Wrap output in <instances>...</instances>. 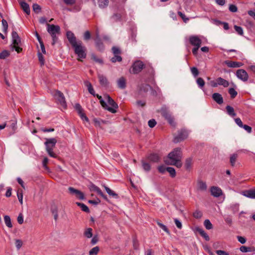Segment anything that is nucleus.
I'll return each mask as SVG.
<instances>
[{
	"label": "nucleus",
	"instance_id": "nucleus-25",
	"mask_svg": "<svg viewBox=\"0 0 255 255\" xmlns=\"http://www.w3.org/2000/svg\"><path fill=\"white\" fill-rule=\"evenodd\" d=\"M193 164V159L191 157L187 158L185 162V168L187 170H190Z\"/></svg>",
	"mask_w": 255,
	"mask_h": 255
},
{
	"label": "nucleus",
	"instance_id": "nucleus-10",
	"mask_svg": "<svg viewBox=\"0 0 255 255\" xmlns=\"http://www.w3.org/2000/svg\"><path fill=\"white\" fill-rule=\"evenodd\" d=\"M68 191L70 194L75 195L77 198L80 200H83L85 198L84 193L79 190L70 187L68 188Z\"/></svg>",
	"mask_w": 255,
	"mask_h": 255
},
{
	"label": "nucleus",
	"instance_id": "nucleus-62",
	"mask_svg": "<svg viewBox=\"0 0 255 255\" xmlns=\"http://www.w3.org/2000/svg\"><path fill=\"white\" fill-rule=\"evenodd\" d=\"M38 57L39 61L41 63V65H44V57H43L42 54L41 53H40V52H38Z\"/></svg>",
	"mask_w": 255,
	"mask_h": 255
},
{
	"label": "nucleus",
	"instance_id": "nucleus-24",
	"mask_svg": "<svg viewBox=\"0 0 255 255\" xmlns=\"http://www.w3.org/2000/svg\"><path fill=\"white\" fill-rule=\"evenodd\" d=\"M147 160L145 159H142L141 161L142 167L144 171L148 172L151 169V166L149 163L147 162Z\"/></svg>",
	"mask_w": 255,
	"mask_h": 255
},
{
	"label": "nucleus",
	"instance_id": "nucleus-15",
	"mask_svg": "<svg viewBox=\"0 0 255 255\" xmlns=\"http://www.w3.org/2000/svg\"><path fill=\"white\" fill-rule=\"evenodd\" d=\"M210 191L211 194L215 197H218L222 194V190L218 187H211Z\"/></svg>",
	"mask_w": 255,
	"mask_h": 255
},
{
	"label": "nucleus",
	"instance_id": "nucleus-40",
	"mask_svg": "<svg viewBox=\"0 0 255 255\" xmlns=\"http://www.w3.org/2000/svg\"><path fill=\"white\" fill-rule=\"evenodd\" d=\"M156 223L160 228L164 230L167 234L170 235L169 230L165 225L160 223L158 220L156 221Z\"/></svg>",
	"mask_w": 255,
	"mask_h": 255
},
{
	"label": "nucleus",
	"instance_id": "nucleus-37",
	"mask_svg": "<svg viewBox=\"0 0 255 255\" xmlns=\"http://www.w3.org/2000/svg\"><path fill=\"white\" fill-rule=\"evenodd\" d=\"M166 171L169 172L170 174V176L172 178H174L176 176V171L174 168L171 167H166Z\"/></svg>",
	"mask_w": 255,
	"mask_h": 255
},
{
	"label": "nucleus",
	"instance_id": "nucleus-45",
	"mask_svg": "<svg viewBox=\"0 0 255 255\" xmlns=\"http://www.w3.org/2000/svg\"><path fill=\"white\" fill-rule=\"evenodd\" d=\"M204 225L205 227V228L207 230H210L213 228V225L209 220L206 219L205 220L204 222Z\"/></svg>",
	"mask_w": 255,
	"mask_h": 255
},
{
	"label": "nucleus",
	"instance_id": "nucleus-4",
	"mask_svg": "<svg viewBox=\"0 0 255 255\" xmlns=\"http://www.w3.org/2000/svg\"><path fill=\"white\" fill-rule=\"evenodd\" d=\"M57 140L55 138H46L44 144L46 146V150L48 155L52 157L56 158V154L53 151V149L55 147Z\"/></svg>",
	"mask_w": 255,
	"mask_h": 255
},
{
	"label": "nucleus",
	"instance_id": "nucleus-59",
	"mask_svg": "<svg viewBox=\"0 0 255 255\" xmlns=\"http://www.w3.org/2000/svg\"><path fill=\"white\" fill-rule=\"evenodd\" d=\"M48 162V159L47 157H44L42 162V164L45 170H48L49 167L47 166V164Z\"/></svg>",
	"mask_w": 255,
	"mask_h": 255
},
{
	"label": "nucleus",
	"instance_id": "nucleus-21",
	"mask_svg": "<svg viewBox=\"0 0 255 255\" xmlns=\"http://www.w3.org/2000/svg\"><path fill=\"white\" fill-rule=\"evenodd\" d=\"M216 81H218V85L223 86L225 88H227L229 86V82L221 77L217 78Z\"/></svg>",
	"mask_w": 255,
	"mask_h": 255
},
{
	"label": "nucleus",
	"instance_id": "nucleus-53",
	"mask_svg": "<svg viewBox=\"0 0 255 255\" xmlns=\"http://www.w3.org/2000/svg\"><path fill=\"white\" fill-rule=\"evenodd\" d=\"M193 217L196 219L201 218L203 215L202 213L199 210H196L193 213Z\"/></svg>",
	"mask_w": 255,
	"mask_h": 255
},
{
	"label": "nucleus",
	"instance_id": "nucleus-31",
	"mask_svg": "<svg viewBox=\"0 0 255 255\" xmlns=\"http://www.w3.org/2000/svg\"><path fill=\"white\" fill-rule=\"evenodd\" d=\"M92 231L93 229L92 228H87L85 230L84 232V235L87 238H91L93 236Z\"/></svg>",
	"mask_w": 255,
	"mask_h": 255
},
{
	"label": "nucleus",
	"instance_id": "nucleus-32",
	"mask_svg": "<svg viewBox=\"0 0 255 255\" xmlns=\"http://www.w3.org/2000/svg\"><path fill=\"white\" fill-rule=\"evenodd\" d=\"M76 204L78 206L80 207L81 208V210L83 211H84L86 213L90 212V210L89 208L84 204L80 202H76Z\"/></svg>",
	"mask_w": 255,
	"mask_h": 255
},
{
	"label": "nucleus",
	"instance_id": "nucleus-41",
	"mask_svg": "<svg viewBox=\"0 0 255 255\" xmlns=\"http://www.w3.org/2000/svg\"><path fill=\"white\" fill-rule=\"evenodd\" d=\"M228 92L230 95L232 99H234L237 95L238 93L233 88H231L229 89Z\"/></svg>",
	"mask_w": 255,
	"mask_h": 255
},
{
	"label": "nucleus",
	"instance_id": "nucleus-7",
	"mask_svg": "<svg viewBox=\"0 0 255 255\" xmlns=\"http://www.w3.org/2000/svg\"><path fill=\"white\" fill-rule=\"evenodd\" d=\"M188 136V132L185 129H181L178 131V134L174 138V142L175 143L181 142L185 139Z\"/></svg>",
	"mask_w": 255,
	"mask_h": 255
},
{
	"label": "nucleus",
	"instance_id": "nucleus-42",
	"mask_svg": "<svg viewBox=\"0 0 255 255\" xmlns=\"http://www.w3.org/2000/svg\"><path fill=\"white\" fill-rule=\"evenodd\" d=\"M10 55L9 52L6 50H3L0 53V59H4Z\"/></svg>",
	"mask_w": 255,
	"mask_h": 255
},
{
	"label": "nucleus",
	"instance_id": "nucleus-16",
	"mask_svg": "<svg viewBox=\"0 0 255 255\" xmlns=\"http://www.w3.org/2000/svg\"><path fill=\"white\" fill-rule=\"evenodd\" d=\"M213 100L219 105H221L223 103L224 100L222 96L218 93H215L212 95Z\"/></svg>",
	"mask_w": 255,
	"mask_h": 255
},
{
	"label": "nucleus",
	"instance_id": "nucleus-1",
	"mask_svg": "<svg viewBox=\"0 0 255 255\" xmlns=\"http://www.w3.org/2000/svg\"><path fill=\"white\" fill-rule=\"evenodd\" d=\"M67 38L74 49V52L78 57V60L82 61L81 59H85L86 57V48L83 45V42L80 40H77L74 34L71 31L66 33Z\"/></svg>",
	"mask_w": 255,
	"mask_h": 255
},
{
	"label": "nucleus",
	"instance_id": "nucleus-19",
	"mask_svg": "<svg viewBox=\"0 0 255 255\" xmlns=\"http://www.w3.org/2000/svg\"><path fill=\"white\" fill-rule=\"evenodd\" d=\"M225 63L228 66V67L232 68L240 67L243 65V64L241 62L231 61H226Z\"/></svg>",
	"mask_w": 255,
	"mask_h": 255
},
{
	"label": "nucleus",
	"instance_id": "nucleus-29",
	"mask_svg": "<svg viewBox=\"0 0 255 255\" xmlns=\"http://www.w3.org/2000/svg\"><path fill=\"white\" fill-rule=\"evenodd\" d=\"M226 109L227 114L229 116H230L232 117H234L236 116V113L235 112V110L232 107H231L229 105H228L226 106Z\"/></svg>",
	"mask_w": 255,
	"mask_h": 255
},
{
	"label": "nucleus",
	"instance_id": "nucleus-47",
	"mask_svg": "<svg viewBox=\"0 0 255 255\" xmlns=\"http://www.w3.org/2000/svg\"><path fill=\"white\" fill-rule=\"evenodd\" d=\"M115 56L111 59V61L113 63H115L117 61L121 62L122 60V58L120 55H114Z\"/></svg>",
	"mask_w": 255,
	"mask_h": 255
},
{
	"label": "nucleus",
	"instance_id": "nucleus-38",
	"mask_svg": "<svg viewBox=\"0 0 255 255\" xmlns=\"http://www.w3.org/2000/svg\"><path fill=\"white\" fill-rule=\"evenodd\" d=\"M4 220L5 224L7 227H8V228H12V225L11 223V220H10L9 216H7V215L4 216Z\"/></svg>",
	"mask_w": 255,
	"mask_h": 255
},
{
	"label": "nucleus",
	"instance_id": "nucleus-27",
	"mask_svg": "<svg viewBox=\"0 0 255 255\" xmlns=\"http://www.w3.org/2000/svg\"><path fill=\"white\" fill-rule=\"evenodd\" d=\"M84 84L87 87L89 92L94 96H95V91L92 87L91 83L88 81H86L84 82Z\"/></svg>",
	"mask_w": 255,
	"mask_h": 255
},
{
	"label": "nucleus",
	"instance_id": "nucleus-51",
	"mask_svg": "<svg viewBox=\"0 0 255 255\" xmlns=\"http://www.w3.org/2000/svg\"><path fill=\"white\" fill-rule=\"evenodd\" d=\"M51 212L54 216V220L56 221L58 218V211L57 208L54 207L52 208Z\"/></svg>",
	"mask_w": 255,
	"mask_h": 255
},
{
	"label": "nucleus",
	"instance_id": "nucleus-8",
	"mask_svg": "<svg viewBox=\"0 0 255 255\" xmlns=\"http://www.w3.org/2000/svg\"><path fill=\"white\" fill-rule=\"evenodd\" d=\"M55 96L58 101L59 104L64 109H66L67 107L66 102L65 101V98L63 94L60 92V91L57 90L56 91Z\"/></svg>",
	"mask_w": 255,
	"mask_h": 255
},
{
	"label": "nucleus",
	"instance_id": "nucleus-11",
	"mask_svg": "<svg viewBox=\"0 0 255 255\" xmlns=\"http://www.w3.org/2000/svg\"><path fill=\"white\" fill-rule=\"evenodd\" d=\"M145 159L146 160L152 163H158L161 158L158 154L152 153L147 155Z\"/></svg>",
	"mask_w": 255,
	"mask_h": 255
},
{
	"label": "nucleus",
	"instance_id": "nucleus-44",
	"mask_svg": "<svg viewBox=\"0 0 255 255\" xmlns=\"http://www.w3.org/2000/svg\"><path fill=\"white\" fill-rule=\"evenodd\" d=\"M196 82H197V84H198V86L200 88H202L204 87L205 83L203 78H202L201 77L198 78L196 80Z\"/></svg>",
	"mask_w": 255,
	"mask_h": 255
},
{
	"label": "nucleus",
	"instance_id": "nucleus-64",
	"mask_svg": "<svg viewBox=\"0 0 255 255\" xmlns=\"http://www.w3.org/2000/svg\"><path fill=\"white\" fill-rule=\"evenodd\" d=\"M216 253L218 255H229L227 252L222 250H217Z\"/></svg>",
	"mask_w": 255,
	"mask_h": 255
},
{
	"label": "nucleus",
	"instance_id": "nucleus-55",
	"mask_svg": "<svg viewBox=\"0 0 255 255\" xmlns=\"http://www.w3.org/2000/svg\"><path fill=\"white\" fill-rule=\"evenodd\" d=\"M191 71L194 77H197L199 75V71L196 67H193L191 68Z\"/></svg>",
	"mask_w": 255,
	"mask_h": 255
},
{
	"label": "nucleus",
	"instance_id": "nucleus-56",
	"mask_svg": "<svg viewBox=\"0 0 255 255\" xmlns=\"http://www.w3.org/2000/svg\"><path fill=\"white\" fill-rule=\"evenodd\" d=\"M99 100H100V104H101L103 107H107V103L102 99V96L99 95L98 94L95 95Z\"/></svg>",
	"mask_w": 255,
	"mask_h": 255
},
{
	"label": "nucleus",
	"instance_id": "nucleus-35",
	"mask_svg": "<svg viewBox=\"0 0 255 255\" xmlns=\"http://www.w3.org/2000/svg\"><path fill=\"white\" fill-rule=\"evenodd\" d=\"M89 189L91 191H95L98 194L99 193H101V190L97 186L94 185L93 183H91L89 186Z\"/></svg>",
	"mask_w": 255,
	"mask_h": 255
},
{
	"label": "nucleus",
	"instance_id": "nucleus-50",
	"mask_svg": "<svg viewBox=\"0 0 255 255\" xmlns=\"http://www.w3.org/2000/svg\"><path fill=\"white\" fill-rule=\"evenodd\" d=\"M112 50L114 55H119L121 54V51L118 47L114 46L112 47Z\"/></svg>",
	"mask_w": 255,
	"mask_h": 255
},
{
	"label": "nucleus",
	"instance_id": "nucleus-17",
	"mask_svg": "<svg viewBox=\"0 0 255 255\" xmlns=\"http://www.w3.org/2000/svg\"><path fill=\"white\" fill-rule=\"evenodd\" d=\"M98 77L99 82L102 86L107 87L109 86V82L105 76L102 74H99Z\"/></svg>",
	"mask_w": 255,
	"mask_h": 255
},
{
	"label": "nucleus",
	"instance_id": "nucleus-6",
	"mask_svg": "<svg viewBox=\"0 0 255 255\" xmlns=\"http://www.w3.org/2000/svg\"><path fill=\"white\" fill-rule=\"evenodd\" d=\"M161 115L167 121L171 126L174 127L176 126L174 118L168 110L166 109H162L161 110Z\"/></svg>",
	"mask_w": 255,
	"mask_h": 255
},
{
	"label": "nucleus",
	"instance_id": "nucleus-13",
	"mask_svg": "<svg viewBox=\"0 0 255 255\" xmlns=\"http://www.w3.org/2000/svg\"><path fill=\"white\" fill-rule=\"evenodd\" d=\"M237 76L244 81H247L248 79V74L247 72L243 69L238 70L236 73Z\"/></svg>",
	"mask_w": 255,
	"mask_h": 255
},
{
	"label": "nucleus",
	"instance_id": "nucleus-61",
	"mask_svg": "<svg viewBox=\"0 0 255 255\" xmlns=\"http://www.w3.org/2000/svg\"><path fill=\"white\" fill-rule=\"evenodd\" d=\"M136 105L137 107H143L146 105V102L143 101L138 100L136 102Z\"/></svg>",
	"mask_w": 255,
	"mask_h": 255
},
{
	"label": "nucleus",
	"instance_id": "nucleus-20",
	"mask_svg": "<svg viewBox=\"0 0 255 255\" xmlns=\"http://www.w3.org/2000/svg\"><path fill=\"white\" fill-rule=\"evenodd\" d=\"M19 4L24 12H25L27 14H30V7L29 5L26 2L21 1H19Z\"/></svg>",
	"mask_w": 255,
	"mask_h": 255
},
{
	"label": "nucleus",
	"instance_id": "nucleus-54",
	"mask_svg": "<svg viewBox=\"0 0 255 255\" xmlns=\"http://www.w3.org/2000/svg\"><path fill=\"white\" fill-rule=\"evenodd\" d=\"M177 13H178V15L179 16H180L181 17V18L183 19V20L184 22L186 23L189 20V18L186 17L184 13H183L182 12L178 11Z\"/></svg>",
	"mask_w": 255,
	"mask_h": 255
},
{
	"label": "nucleus",
	"instance_id": "nucleus-14",
	"mask_svg": "<svg viewBox=\"0 0 255 255\" xmlns=\"http://www.w3.org/2000/svg\"><path fill=\"white\" fill-rule=\"evenodd\" d=\"M189 41L191 45L200 47L201 44V40L197 36H191L189 38Z\"/></svg>",
	"mask_w": 255,
	"mask_h": 255
},
{
	"label": "nucleus",
	"instance_id": "nucleus-28",
	"mask_svg": "<svg viewBox=\"0 0 255 255\" xmlns=\"http://www.w3.org/2000/svg\"><path fill=\"white\" fill-rule=\"evenodd\" d=\"M198 189L201 191H206L207 190V185L206 183L202 180H199L197 182Z\"/></svg>",
	"mask_w": 255,
	"mask_h": 255
},
{
	"label": "nucleus",
	"instance_id": "nucleus-2",
	"mask_svg": "<svg viewBox=\"0 0 255 255\" xmlns=\"http://www.w3.org/2000/svg\"><path fill=\"white\" fill-rule=\"evenodd\" d=\"M182 155L181 148H175L168 154L167 158L164 160V162L167 165H174L177 168H180L182 166Z\"/></svg>",
	"mask_w": 255,
	"mask_h": 255
},
{
	"label": "nucleus",
	"instance_id": "nucleus-3",
	"mask_svg": "<svg viewBox=\"0 0 255 255\" xmlns=\"http://www.w3.org/2000/svg\"><path fill=\"white\" fill-rule=\"evenodd\" d=\"M47 31L52 38V45H54L58 40V37L56 36V34H59L60 33V26L59 25L50 24L49 23H47Z\"/></svg>",
	"mask_w": 255,
	"mask_h": 255
},
{
	"label": "nucleus",
	"instance_id": "nucleus-57",
	"mask_svg": "<svg viewBox=\"0 0 255 255\" xmlns=\"http://www.w3.org/2000/svg\"><path fill=\"white\" fill-rule=\"evenodd\" d=\"M234 28L236 32L240 35H242L243 34V28L241 26H239L237 25L234 26Z\"/></svg>",
	"mask_w": 255,
	"mask_h": 255
},
{
	"label": "nucleus",
	"instance_id": "nucleus-63",
	"mask_svg": "<svg viewBox=\"0 0 255 255\" xmlns=\"http://www.w3.org/2000/svg\"><path fill=\"white\" fill-rule=\"evenodd\" d=\"M229 10L231 12H235L237 11L238 8L234 4H230L229 6Z\"/></svg>",
	"mask_w": 255,
	"mask_h": 255
},
{
	"label": "nucleus",
	"instance_id": "nucleus-34",
	"mask_svg": "<svg viewBox=\"0 0 255 255\" xmlns=\"http://www.w3.org/2000/svg\"><path fill=\"white\" fill-rule=\"evenodd\" d=\"M151 87L148 84H142L140 86L139 90L141 92L146 93L148 92L149 89H151Z\"/></svg>",
	"mask_w": 255,
	"mask_h": 255
},
{
	"label": "nucleus",
	"instance_id": "nucleus-48",
	"mask_svg": "<svg viewBox=\"0 0 255 255\" xmlns=\"http://www.w3.org/2000/svg\"><path fill=\"white\" fill-rule=\"evenodd\" d=\"M32 8L33 11L37 13L40 12L41 9V6L37 3H34L32 5Z\"/></svg>",
	"mask_w": 255,
	"mask_h": 255
},
{
	"label": "nucleus",
	"instance_id": "nucleus-52",
	"mask_svg": "<svg viewBox=\"0 0 255 255\" xmlns=\"http://www.w3.org/2000/svg\"><path fill=\"white\" fill-rule=\"evenodd\" d=\"M240 251L243 253L252 252V248L251 247H248L246 246H241L240 249Z\"/></svg>",
	"mask_w": 255,
	"mask_h": 255
},
{
	"label": "nucleus",
	"instance_id": "nucleus-9",
	"mask_svg": "<svg viewBox=\"0 0 255 255\" xmlns=\"http://www.w3.org/2000/svg\"><path fill=\"white\" fill-rule=\"evenodd\" d=\"M144 64L142 61H137L135 62L132 66V71L133 74H137L143 68Z\"/></svg>",
	"mask_w": 255,
	"mask_h": 255
},
{
	"label": "nucleus",
	"instance_id": "nucleus-58",
	"mask_svg": "<svg viewBox=\"0 0 255 255\" xmlns=\"http://www.w3.org/2000/svg\"><path fill=\"white\" fill-rule=\"evenodd\" d=\"M156 125V122L154 119L150 120L148 122V125L151 128H153V127H154Z\"/></svg>",
	"mask_w": 255,
	"mask_h": 255
},
{
	"label": "nucleus",
	"instance_id": "nucleus-30",
	"mask_svg": "<svg viewBox=\"0 0 255 255\" xmlns=\"http://www.w3.org/2000/svg\"><path fill=\"white\" fill-rule=\"evenodd\" d=\"M98 6L101 8H104L108 6L109 0H97Z\"/></svg>",
	"mask_w": 255,
	"mask_h": 255
},
{
	"label": "nucleus",
	"instance_id": "nucleus-22",
	"mask_svg": "<svg viewBox=\"0 0 255 255\" xmlns=\"http://www.w3.org/2000/svg\"><path fill=\"white\" fill-rule=\"evenodd\" d=\"M96 46L99 51H103L104 49V45L101 38L94 39Z\"/></svg>",
	"mask_w": 255,
	"mask_h": 255
},
{
	"label": "nucleus",
	"instance_id": "nucleus-39",
	"mask_svg": "<svg viewBox=\"0 0 255 255\" xmlns=\"http://www.w3.org/2000/svg\"><path fill=\"white\" fill-rule=\"evenodd\" d=\"M238 154L235 153L231 155V156H230V162L232 166H235Z\"/></svg>",
	"mask_w": 255,
	"mask_h": 255
},
{
	"label": "nucleus",
	"instance_id": "nucleus-43",
	"mask_svg": "<svg viewBox=\"0 0 255 255\" xmlns=\"http://www.w3.org/2000/svg\"><path fill=\"white\" fill-rule=\"evenodd\" d=\"M17 198L21 205L23 204V193L21 189H18L17 193Z\"/></svg>",
	"mask_w": 255,
	"mask_h": 255
},
{
	"label": "nucleus",
	"instance_id": "nucleus-12",
	"mask_svg": "<svg viewBox=\"0 0 255 255\" xmlns=\"http://www.w3.org/2000/svg\"><path fill=\"white\" fill-rule=\"evenodd\" d=\"M74 108L75 110L77 111L79 115L80 116L81 118L83 121H88V118L86 116L84 112V111L81 106V105L77 103L75 104Z\"/></svg>",
	"mask_w": 255,
	"mask_h": 255
},
{
	"label": "nucleus",
	"instance_id": "nucleus-18",
	"mask_svg": "<svg viewBox=\"0 0 255 255\" xmlns=\"http://www.w3.org/2000/svg\"><path fill=\"white\" fill-rule=\"evenodd\" d=\"M118 86L121 89H125L127 86V80L124 77H121L117 81Z\"/></svg>",
	"mask_w": 255,
	"mask_h": 255
},
{
	"label": "nucleus",
	"instance_id": "nucleus-49",
	"mask_svg": "<svg viewBox=\"0 0 255 255\" xmlns=\"http://www.w3.org/2000/svg\"><path fill=\"white\" fill-rule=\"evenodd\" d=\"M2 24L3 26V31L6 33L7 32L8 29V24L6 20L2 19Z\"/></svg>",
	"mask_w": 255,
	"mask_h": 255
},
{
	"label": "nucleus",
	"instance_id": "nucleus-36",
	"mask_svg": "<svg viewBox=\"0 0 255 255\" xmlns=\"http://www.w3.org/2000/svg\"><path fill=\"white\" fill-rule=\"evenodd\" d=\"M91 59H92L94 61H95L96 63H98L99 64L103 63V60L101 58L96 56L95 54H92Z\"/></svg>",
	"mask_w": 255,
	"mask_h": 255
},
{
	"label": "nucleus",
	"instance_id": "nucleus-23",
	"mask_svg": "<svg viewBox=\"0 0 255 255\" xmlns=\"http://www.w3.org/2000/svg\"><path fill=\"white\" fill-rule=\"evenodd\" d=\"M243 194L248 198L255 199V189L245 191Z\"/></svg>",
	"mask_w": 255,
	"mask_h": 255
},
{
	"label": "nucleus",
	"instance_id": "nucleus-5",
	"mask_svg": "<svg viewBox=\"0 0 255 255\" xmlns=\"http://www.w3.org/2000/svg\"><path fill=\"white\" fill-rule=\"evenodd\" d=\"M105 98L107 101L108 104L111 107H109L107 105V107L103 108L112 113H117V109L119 107L118 104L109 95H105Z\"/></svg>",
	"mask_w": 255,
	"mask_h": 255
},
{
	"label": "nucleus",
	"instance_id": "nucleus-33",
	"mask_svg": "<svg viewBox=\"0 0 255 255\" xmlns=\"http://www.w3.org/2000/svg\"><path fill=\"white\" fill-rule=\"evenodd\" d=\"M105 189L107 192L108 193V194L110 196H113V197L115 198H118V195L117 194H116L114 191L112 190L109 187L104 186Z\"/></svg>",
	"mask_w": 255,
	"mask_h": 255
},
{
	"label": "nucleus",
	"instance_id": "nucleus-26",
	"mask_svg": "<svg viewBox=\"0 0 255 255\" xmlns=\"http://www.w3.org/2000/svg\"><path fill=\"white\" fill-rule=\"evenodd\" d=\"M196 230L200 234V235L205 239L206 241H209L210 240L209 236L202 229L197 228Z\"/></svg>",
	"mask_w": 255,
	"mask_h": 255
},
{
	"label": "nucleus",
	"instance_id": "nucleus-46",
	"mask_svg": "<svg viewBox=\"0 0 255 255\" xmlns=\"http://www.w3.org/2000/svg\"><path fill=\"white\" fill-rule=\"evenodd\" d=\"M100 249L97 246L92 249L89 252V255H97L99 252Z\"/></svg>",
	"mask_w": 255,
	"mask_h": 255
},
{
	"label": "nucleus",
	"instance_id": "nucleus-60",
	"mask_svg": "<svg viewBox=\"0 0 255 255\" xmlns=\"http://www.w3.org/2000/svg\"><path fill=\"white\" fill-rule=\"evenodd\" d=\"M91 38V33L90 31H86L84 34V39L86 41L89 40Z\"/></svg>",
	"mask_w": 255,
	"mask_h": 255
}]
</instances>
